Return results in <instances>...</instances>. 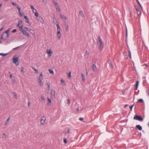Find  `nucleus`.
I'll list each match as a JSON object with an SVG mask.
<instances>
[{"mask_svg":"<svg viewBox=\"0 0 149 149\" xmlns=\"http://www.w3.org/2000/svg\"><path fill=\"white\" fill-rule=\"evenodd\" d=\"M97 43L99 49L102 50L104 47V43L100 36H98V39L97 40Z\"/></svg>","mask_w":149,"mask_h":149,"instance_id":"1","label":"nucleus"},{"mask_svg":"<svg viewBox=\"0 0 149 149\" xmlns=\"http://www.w3.org/2000/svg\"><path fill=\"white\" fill-rule=\"evenodd\" d=\"M6 136L5 133H4L3 134L2 138L3 139H5L6 138Z\"/></svg>","mask_w":149,"mask_h":149,"instance_id":"33","label":"nucleus"},{"mask_svg":"<svg viewBox=\"0 0 149 149\" xmlns=\"http://www.w3.org/2000/svg\"><path fill=\"white\" fill-rule=\"evenodd\" d=\"M40 78V79H43V77H42V73H40V76L38 78Z\"/></svg>","mask_w":149,"mask_h":149,"instance_id":"28","label":"nucleus"},{"mask_svg":"<svg viewBox=\"0 0 149 149\" xmlns=\"http://www.w3.org/2000/svg\"><path fill=\"white\" fill-rule=\"evenodd\" d=\"M108 62L109 64V65H111V61L110 60H109L108 61Z\"/></svg>","mask_w":149,"mask_h":149,"instance_id":"49","label":"nucleus"},{"mask_svg":"<svg viewBox=\"0 0 149 149\" xmlns=\"http://www.w3.org/2000/svg\"><path fill=\"white\" fill-rule=\"evenodd\" d=\"M13 94L14 95V98L15 99H17V96L16 93L15 92H13Z\"/></svg>","mask_w":149,"mask_h":149,"instance_id":"26","label":"nucleus"},{"mask_svg":"<svg viewBox=\"0 0 149 149\" xmlns=\"http://www.w3.org/2000/svg\"><path fill=\"white\" fill-rule=\"evenodd\" d=\"M21 71L22 72L24 73V68L23 67H22L21 68Z\"/></svg>","mask_w":149,"mask_h":149,"instance_id":"37","label":"nucleus"},{"mask_svg":"<svg viewBox=\"0 0 149 149\" xmlns=\"http://www.w3.org/2000/svg\"><path fill=\"white\" fill-rule=\"evenodd\" d=\"M138 101L140 102H143V100L142 99H139Z\"/></svg>","mask_w":149,"mask_h":149,"instance_id":"40","label":"nucleus"},{"mask_svg":"<svg viewBox=\"0 0 149 149\" xmlns=\"http://www.w3.org/2000/svg\"><path fill=\"white\" fill-rule=\"evenodd\" d=\"M32 68L33 70L35 71V72L36 73H37L38 72V70L36 69L34 67H32Z\"/></svg>","mask_w":149,"mask_h":149,"instance_id":"30","label":"nucleus"},{"mask_svg":"<svg viewBox=\"0 0 149 149\" xmlns=\"http://www.w3.org/2000/svg\"><path fill=\"white\" fill-rule=\"evenodd\" d=\"M143 65L145 66L146 68H147L148 66L146 64H144Z\"/></svg>","mask_w":149,"mask_h":149,"instance_id":"58","label":"nucleus"},{"mask_svg":"<svg viewBox=\"0 0 149 149\" xmlns=\"http://www.w3.org/2000/svg\"><path fill=\"white\" fill-rule=\"evenodd\" d=\"M48 103H47V105H49V104L51 103L52 102V100H51L50 98H48Z\"/></svg>","mask_w":149,"mask_h":149,"instance_id":"25","label":"nucleus"},{"mask_svg":"<svg viewBox=\"0 0 149 149\" xmlns=\"http://www.w3.org/2000/svg\"><path fill=\"white\" fill-rule=\"evenodd\" d=\"M35 15L37 17V18L38 17H39L38 16V13L36 11V12L35 13Z\"/></svg>","mask_w":149,"mask_h":149,"instance_id":"34","label":"nucleus"},{"mask_svg":"<svg viewBox=\"0 0 149 149\" xmlns=\"http://www.w3.org/2000/svg\"><path fill=\"white\" fill-rule=\"evenodd\" d=\"M9 76L10 78L12 79L13 78V75L12 74H10Z\"/></svg>","mask_w":149,"mask_h":149,"instance_id":"52","label":"nucleus"},{"mask_svg":"<svg viewBox=\"0 0 149 149\" xmlns=\"http://www.w3.org/2000/svg\"><path fill=\"white\" fill-rule=\"evenodd\" d=\"M47 53L49 57H50L52 54V52L51 49H49L47 50Z\"/></svg>","mask_w":149,"mask_h":149,"instance_id":"7","label":"nucleus"},{"mask_svg":"<svg viewBox=\"0 0 149 149\" xmlns=\"http://www.w3.org/2000/svg\"><path fill=\"white\" fill-rule=\"evenodd\" d=\"M41 99L44 102L45 101V97L43 95H41Z\"/></svg>","mask_w":149,"mask_h":149,"instance_id":"23","label":"nucleus"},{"mask_svg":"<svg viewBox=\"0 0 149 149\" xmlns=\"http://www.w3.org/2000/svg\"><path fill=\"white\" fill-rule=\"evenodd\" d=\"M130 15L131 17H132V12L131 11L130 12Z\"/></svg>","mask_w":149,"mask_h":149,"instance_id":"64","label":"nucleus"},{"mask_svg":"<svg viewBox=\"0 0 149 149\" xmlns=\"http://www.w3.org/2000/svg\"><path fill=\"white\" fill-rule=\"evenodd\" d=\"M31 7L32 9H33V12H34V10L35 11H36V9L34 8L33 7V6L32 5H31L30 6Z\"/></svg>","mask_w":149,"mask_h":149,"instance_id":"31","label":"nucleus"},{"mask_svg":"<svg viewBox=\"0 0 149 149\" xmlns=\"http://www.w3.org/2000/svg\"><path fill=\"white\" fill-rule=\"evenodd\" d=\"M20 31L23 34L27 37H29V35L28 33H27L26 31L24 30V29H20Z\"/></svg>","mask_w":149,"mask_h":149,"instance_id":"6","label":"nucleus"},{"mask_svg":"<svg viewBox=\"0 0 149 149\" xmlns=\"http://www.w3.org/2000/svg\"><path fill=\"white\" fill-rule=\"evenodd\" d=\"M19 47H20L19 46V47H16L15 48L13 49V50L16 49H17Z\"/></svg>","mask_w":149,"mask_h":149,"instance_id":"57","label":"nucleus"},{"mask_svg":"<svg viewBox=\"0 0 149 149\" xmlns=\"http://www.w3.org/2000/svg\"><path fill=\"white\" fill-rule=\"evenodd\" d=\"M71 77V72H69L68 74V78H70Z\"/></svg>","mask_w":149,"mask_h":149,"instance_id":"27","label":"nucleus"},{"mask_svg":"<svg viewBox=\"0 0 149 149\" xmlns=\"http://www.w3.org/2000/svg\"><path fill=\"white\" fill-rule=\"evenodd\" d=\"M53 2L54 3L55 6H56V7H58V3H57L56 2V1H55L54 0L53 1Z\"/></svg>","mask_w":149,"mask_h":149,"instance_id":"36","label":"nucleus"},{"mask_svg":"<svg viewBox=\"0 0 149 149\" xmlns=\"http://www.w3.org/2000/svg\"><path fill=\"white\" fill-rule=\"evenodd\" d=\"M128 52L129 53V55L130 58H131V52H130V50H129Z\"/></svg>","mask_w":149,"mask_h":149,"instance_id":"43","label":"nucleus"},{"mask_svg":"<svg viewBox=\"0 0 149 149\" xmlns=\"http://www.w3.org/2000/svg\"><path fill=\"white\" fill-rule=\"evenodd\" d=\"M134 119L136 120H138L142 121L143 120V118L140 116L135 115L133 118Z\"/></svg>","mask_w":149,"mask_h":149,"instance_id":"4","label":"nucleus"},{"mask_svg":"<svg viewBox=\"0 0 149 149\" xmlns=\"http://www.w3.org/2000/svg\"><path fill=\"white\" fill-rule=\"evenodd\" d=\"M18 57L17 56H14L13 57V62L16 65H18L19 64V63L17 62L18 61Z\"/></svg>","mask_w":149,"mask_h":149,"instance_id":"5","label":"nucleus"},{"mask_svg":"<svg viewBox=\"0 0 149 149\" xmlns=\"http://www.w3.org/2000/svg\"><path fill=\"white\" fill-rule=\"evenodd\" d=\"M146 93L147 95L149 97V90H148L146 91Z\"/></svg>","mask_w":149,"mask_h":149,"instance_id":"42","label":"nucleus"},{"mask_svg":"<svg viewBox=\"0 0 149 149\" xmlns=\"http://www.w3.org/2000/svg\"><path fill=\"white\" fill-rule=\"evenodd\" d=\"M37 19L41 23L43 24L44 23V21L42 17L40 16L37 17Z\"/></svg>","mask_w":149,"mask_h":149,"instance_id":"11","label":"nucleus"},{"mask_svg":"<svg viewBox=\"0 0 149 149\" xmlns=\"http://www.w3.org/2000/svg\"><path fill=\"white\" fill-rule=\"evenodd\" d=\"M57 7V9L58 10V11H60V8L58 7V6Z\"/></svg>","mask_w":149,"mask_h":149,"instance_id":"61","label":"nucleus"},{"mask_svg":"<svg viewBox=\"0 0 149 149\" xmlns=\"http://www.w3.org/2000/svg\"><path fill=\"white\" fill-rule=\"evenodd\" d=\"M70 100L69 99H68V104H69L70 103Z\"/></svg>","mask_w":149,"mask_h":149,"instance_id":"48","label":"nucleus"},{"mask_svg":"<svg viewBox=\"0 0 149 149\" xmlns=\"http://www.w3.org/2000/svg\"><path fill=\"white\" fill-rule=\"evenodd\" d=\"M7 54V53L4 54H3V53H0V55H1L2 56H6Z\"/></svg>","mask_w":149,"mask_h":149,"instance_id":"38","label":"nucleus"},{"mask_svg":"<svg viewBox=\"0 0 149 149\" xmlns=\"http://www.w3.org/2000/svg\"><path fill=\"white\" fill-rule=\"evenodd\" d=\"M16 31V29H14L13 31V32H15Z\"/></svg>","mask_w":149,"mask_h":149,"instance_id":"59","label":"nucleus"},{"mask_svg":"<svg viewBox=\"0 0 149 149\" xmlns=\"http://www.w3.org/2000/svg\"><path fill=\"white\" fill-rule=\"evenodd\" d=\"M134 7H135V8L136 9V10H137L139 9H138V7H137V6H134Z\"/></svg>","mask_w":149,"mask_h":149,"instance_id":"53","label":"nucleus"},{"mask_svg":"<svg viewBox=\"0 0 149 149\" xmlns=\"http://www.w3.org/2000/svg\"><path fill=\"white\" fill-rule=\"evenodd\" d=\"M19 15L21 16H22L24 15L23 13H22L21 11L19 12Z\"/></svg>","mask_w":149,"mask_h":149,"instance_id":"35","label":"nucleus"},{"mask_svg":"<svg viewBox=\"0 0 149 149\" xmlns=\"http://www.w3.org/2000/svg\"><path fill=\"white\" fill-rule=\"evenodd\" d=\"M136 127L140 131H141L142 130V127L139 125H136Z\"/></svg>","mask_w":149,"mask_h":149,"instance_id":"14","label":"nucleus"},{"mask_svg":"<svg viewBox=\"0 0 149 149\" xmlns=\"http://www.w3.org/2000/svg\"><path fill=\"white\" fill-rule=\"evenodd\" d=\"M26 22L27 23H29V19L28 18L26 19Z\"/></svg>","mask_w":149,"mask_h":149,"instance_id":"51","label":"nucleus"},{"mask_svg":"<svg viewBox=\"0 0 149 149\" xmlns=\"http://www.w3.org/2000/svg\"><path fill=\"white\" fill-rule=\"evenodd\" d=\"M92 69L93 71H96L97 70V68L96 67L95 64H93L92 65Z\"/></svg>","mask_w":149,"mask_h":149,"instance_id":"13","label":"nucleus"},{"mask_svg":"<svg viewBox=\"0 0 149 149\" xmlns=\"http://www.w3.org/2000/svg\"><path fill=\"white\" fill-rule=\"evenodd\" d=\"M61 36L60 29H57V36L60 40Z\"/></svg>","mask_w":149,"mask_h":149,"instance_id":"8","label":"nucleus"},{"mask_svg":"<svg viewBox=\"0 0 149 149\" xmlns=\"http://www.w3.org/2000/svg\"><path fill=\"white\" fill-rule=\"evenodd\" d=\"M134 104H133V105H132V106H131L130 107V108L131 111L132 110V108H133V107L134 106Z\"/></svg>","mask_w":149,"mask_h":149,"instance_id":"44","label":"nucleus"},{"mask_svg":"<svg viewBox=\"0 0 149 149\" xmlns=\"http://www.w3.org/2000/svg\"><path fill=\"white\" fill-rule=\"evenodd\" d=\"M61 83L63 85H65V83L62 79H61Z\"/></svg>","mask_w":149,"mask_h":149,"instance_id":"21","label":"nucleus"},{"mask_svg":"<svg viewBox=\"0 0 149 149\" xmlns=\"http://www.w3.org/2000/svg\"><path fill=\"white\" fill-rule=\"evenodd\" d=\"M79 15L82 17H84V14L83 11H80L79 13Z\"/></svg>","mask_w":149,"mask_h":149,"instance_id":"17","label":"nucleus"},{"mask_svg":"<svg viewBox=\"0 0 149 149\" xmlns=\"http://www.w3.org/2000/svg\"><path fill=\"white\" fill-rule=\"evenodd\" d=\"M126 29V37H127V29Z\"/></svg>","mask_w":149,"mask_h":149,"instance_id":"50","label":"nucleus"},{"mask_svg":"<svg viewBox=\"0 0 149 149\" xmlns=\"http://www.w3.org/2000/svg\"><path fill=\"white\" fill-rule=\"evenodd\" d=\"M109 66L111 69H113V66L112 64L110 65Z\"/></svg>","mask_w":149,"mask_h":149,"instance_id":"45","label":"nucleus"},{"mask_svg":"<svg viewBox=\"0 0 149 149\" xmlns=\"http://www.w3.org/2000/svg\"><path fill=\"white\" fill-rule=\"evenodd\" d=\"M81 79L83 81H84L85 80V79L84 77V75L83 74H81Z\"/></svg>","mask_w":149,"mask_h":149,"instance_id":"24","label":"nucleus"},{"mask_svg":"<svg viewBox=\"0 0 149 149\" xmlns=\"http://www.w3.org/2000/svg\"><path fill=\"white\" fill-rule=\"evenodd\" d=\"M70 128H68L67 132L68 133H70Z\"/></svg>","mask_w":149,"mask_h":149,"instance_id":"47","label":"nucleus"},{"mask_svg":"<svg viewBox=\"0 0 149 149\" xmlns=\"http://www.w3.org/2000/svg\"><path fill=\"white\" fill-rule=\"evenodd\" d=\"M30 102H28V107H29L30 106Z\"/></svg>","mask_w":149,"mask_h":149,"instance_id":"63","label":"nucleus"},{"mask_svg":"<svg viewBox=\"0 0 149 149\" xmlns=\"http://www.w3.org/2000/svg\"><path fill=\"white\" fill-rule=\"evenodd\" d=\"M43 79H40V78H38V81L40 86H43V83L42 82Z\"/></svg>","mask_w":149,"mask_h":149,"instance_id":"12","label":"nucleus"},{"mask_svg":"<svg viewBox=\"0 0 149 149\" xmlns=\"http://www.w3.org/2000/svg\"><path fill=\"white\" fill-rule=\"evenodd\" d=\"M79 120H80L81 121H82L83 120V118H79Z\"/></svg>","mask_w":149,"mask_h":149,"instance_id":"55","label":"nucleus"},{"mask_svg":"<svg viewBox=\"0 0 149 149\" xmlns=\"http://www.w3.org/2000/svg\"><path fill=\"white\" fill-rule=\"evenodd\" d=\"M136 10L137 14L138 16H139L141 15V12L140 10L138 9Z\"/></svg>","mask_w":149,"mask_h":149,"instance_id":"19","label":"nucleus"},{"mask_svg":"<svg viewBox=\"0 0 149 149\" xmlns=\"http://www.w3.org/2000/svg\"><path fill=\"white\" fill-rule=\"evenodd\" d=\"M54 21L55 23V22H56V23H57V21L56 20V19H54Z\"/></svg>","mask_w":149,"mask_h":149,"instance_id":"62","label":"nucleus"},{"mask_svg":"<svg viewBox=\"0 0 149 149\" xmlns=\"http://www.w3.org/2000/svg\"><path fill=\"white\" fill-rule=\"evenodd\" d=\"M17 8L18 10V12H21V8H19L18 6H17Z\"/></svg>","mask_w":149,"mask_h":149,"instance_id":"41","label":"nucleus"},{"mask_svg":"<svg viewBox=\"0 0 149 149\" xmlns=\"http://www.w3.org/2000/svg\"><path fill=\"white\" fill-rule=\"evenodd\" d=\"M139 82L138 81H137L135 86V90H136L137 89L139 85Z\"/></svg>","mask_w":149,"mask_h":149,"instance_id":"18","label":"nucleus"},{"mask_svg":"<svg viewBox=\"0 0 149 149\" xmlns=\"http://www.w3.org/2000/svg\"><path fill=\"white\" fill-rule=\"evenodd\" d=\"M53 18L54 19H56L55 15L54 14L53 15Z\"/></svg>","mask_w":149,"mask_h":149,"instance_id":"54","label":"nucleus"},{"mask_svg":"<svg viewBox=\"0 0 149 149\" xmlns=\"http://www.w3.org/2000/svg\"><path fill=\"white\" fill-rule=\"evenodd\" d=\"M57 25V28H60L58 24H56Z\"/></svg>","mask_w":149,"mask_h":149,"instance_id":"60","label":"nucleus"},{"mask_svg":"<svg viewBox=\"0 0 149 149\" xmlns=\"http://www.w3.org/2000/svg\"><path fill=\"white\" fill-rule=\"evenodd\" d=\"M24 18L25 19H27L28 18L26 16H25V15H24L23 16Z\"/></svg>","mask_w":149,"mask_h":149,"instance_id":"56","label":"nucleus"},{"mask_svg":"<svg viewBox=\"0 0 149 149\" xmlns=\"http://www.w3.org/2000/svg\"><path fill=\"white\" fill-rule=\"evenodd\" d=\"M46 119V117L45 116H43L41 118L40 122V125H45Z\"/></svg>","mask_w":149,"mask_h":149,"instance_id":"3","label":"nucleus"},{"mask_svg":"<svg viewBox=\"0 0 149 149\" xmlns=\"http://www.w3.org/2000/svg\"><path fill=\"white\" fill-rule=\"evenodd\" d=\"M12 4L16 7H17V6H18V5L16 4V3L15 2H12Z\"/></svg>","mask_w":149,"mask_h":149,"instance_id":"39","label":"nucleus"},{"mask_svg":"<svg viewBox=\"0 0 149 149\" xmlns=\"http://www.w3.org/2000/svg\"><path fill=\"white\" fill-rule=\"evenodd\" d=\"M64 142L65 144L67 143V140L66 139H64Z\"/></svg>","mask_w":149,"mask_h":149,"instance_id":"46","label":"nucleus"},{"mask_svg":"<svg viewBox=\"0 0 149 149\" xmlns=\"http://www.w3.org/2000/svg\"><path fill=\"white\" fill-rule=\"evenodd\" d=\"M60 17L63 20H65L66 19V17L61 14H60Z\"/></svg>","mask_w":149,"mask_h":149,"instance_id":"15","label":"nucleus"},{"mask_svg":"<svg viewBox=\"0 0 149 149\" xmlns=\"http://www.w3.org/2000/svg\"><path fill=\"white\" fill-rule=\"evenodd\" d=\"M28 31H29L30 33L32 34L33 35H35V30L34 29H27Z\"/></svg>","mask_w":149,"mask_h":149,"instance_id":"10","label":"nucleus"},{"mask_svg":"<svg viewBox=\"0 0 149 149\" xmlns=\"http://www.w3.org/2000/svg\"><path fill=\"white\" fill-rule=\"evenodd\" d=\"M85 55L86 56V58H88V56H89V53H88V51H86V52H85Z\"/></svg>","mask_w":149,"mask_h":149,"instance_id":"22","label":"nucleus"},{"mask_svg":"<svg viewBox=\"0 0 149 149\" xmlns=\"http://www.w3.org/2000/svg\"><path fill=\"white\" fill-rule=\"evenodd\" d=\"M10 116L8 118H7V119L5 124V125H6L8 123V122L10 120Z\"/></svg>","mask_w":149,"mask_h":149,"instance_id":"16","label":"nucleus"},{"mask_svg":"<svg viewBox=\"0 0 149 149\" xmlns=\"http://www.w3.org/2000/svg\"><path fill=\"white\" fill-rule=\"evenodd\" d=\"M49 72L50 73H51L52 74H54V72L53 70H51V69H49Z\"/></svg>","mask_w":149,"mask_h":149,"instance_id":"29","label":"nucleus"},{"mask_svg":"<svg viewBox=\"0 0 149 149\" xmlns=\"http://www.w3.org/2000/svg\"><path fill=\"white\" fill-rule=\"evenodd\" d=\"M22 22V20L19 21L17 25V26L19 28H22L23 27Z\"/></svg>","mask_w":149,"mask_h":149,"instance_id":"9","label":"nucleus"},{"mask_svg":"<svg viewBox=\"0 0 149 149\" xmlns=\"http://www.w3.org/2000/svg\"><path fill=\"white\" fill-rule=\"evenodd\" d=\"M51 95L52 96H55V91H53L51 90Z\"/></svg>","mask_w":149,"mask_h":149,"instance_id":"20","label":"nucleus"},{"mask_svg":"<svg viewBox=\"0 0 149 149\" xmlns=\"http://www.w3.org/2000/svg\"><path fill=\"white\" fill-rule=\"evenodd\" d=\"M47 85L48 86V88L49 90V88H50V83L49 82H47Z\"/></svg>","mask_w":149,"mask_h":149,"instance_id":"32","label":"nucleus"},{"mask_svg":"<svg viewBox=\"0 0 149 149\" xmlns=\"http://www.w3.org/2000/svg\"><path fill=\"white\" fill-rule=\"evenodd\" d=\"M10 30V29H8L5 31L1 35V38L3 40H5L8 37V33Z\"/></svg>","mask_w":149,"mask_h":149,"instance_id":"2","label":"nucleus"}]
</instances>
